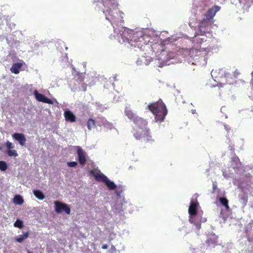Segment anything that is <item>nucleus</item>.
<instances>
[{"label":"nucleus","mask_w":253,"mask_h":253,"mask_svg":"<svg viewBox=\"0 0 253 253\" xmlns=\"http://www.w3.org/2000/svg\"><path fill=\"white\" fill-rule=\"evenodd\" d=\"M148 108L154 115L156 122H162L164 121L168 111L165 104L161 99L157 102L149 104Z\"/></svg>","instance_id":"f257e3e1"},{"label":"nucleus","mask_w":253,"mask_h":253,"mask_svg":"<svg viewBox=\"0 0 253 253\" xmlns=\"http://www.w3.org/2000/svg\"><path fill=\"white\" fill-rule=\"evenodd\" d=\"M133 136L136 139L144 143L150 142L153 140L150 135L149 128L134 129Z\"/></svg>","instance_id":"f03ea898"},{"label":"nucleus","mask_w":253,"mask_h":253,"mask_svg":"<svg viewBox=\"0 0 253 253\" xmlns=\"http://www.w3.org/2000/svg\"><path fill=\"white\" fill-rule=\"evenodd\" d=\"M204 39L196 38L195 41L196 42L194 43V47L190 49H185L184 51L188 53V55L191 57L194 58L195 56L201 55V52L205 51V48H198L200 44L204 42Z\"/></svg>","instance_id":"7ed1b4c3"},{"label":"nucleus","mask_w":253,"mask_h":253,"mask_svg":"<svg viewBox=\"0 0 253 253\" xmlns=\"http://www.w3.org/2000/svg\"><path fill=\"white\" fill-rule=\"evenodd\" d=\"M102 2L106 9L103 11V13L111 15V9H115L118 6V3L116 0H102Z\"/></svg>","instance_id":"20e7f679"},{"label":"nucleus","mask_w":253,"mask_h":253,"mask_svg":"<svg viewBox=\"0 0 253 253\" xmlns=\"http://www.w3.org/2000/svg\"><path fill=\"white\" fill-rule=\"evenodd\" d=\"M213 23V21L204 17L202 20L200 22L199 28L201 35H204L208 32L207 27L211 25Z\"/></svg>","instance_id":"39448f33"},{"label":"nucleus","mask_w":253,"mask_h":253,"mask_svg":"<svg viewBox=\"0 0 253 253\" xmlns=\"http://www.w3.org/2000/svg\"><path fill=\"white\" fill-rule=\"evenodd\" d=\"M55 211L57 213H61L65 211L67 214L70 213V208L68 205L63 204L59 201H55Z\"/></svg>","instance_id":"423d86ee"},{"label":"nucleus","mask_w":253,"mask_h":253,"mask_svg":"<svg viewBox=\"0 0 253 253\" xmlns=\"http://www.w3.org/2000/svg\"><path fill=\"white\" fill-rule=\"evenodd\" d=\"M90 174L94 177L95 180L98 182H102L105 183L108 178L106 176L97 170L92 169L90 170Z\"/></svg>","instance_id":"0eeeda50"},{"label":"nucleus","mask_w":253,"mask_h":253,"mask_svg":"<svg viewBox=\"0 0 253 253\" xmlns=\"http://www.w3.org/2000/svg\"><path fill=\"white\" fill-rule=\"evenodd\" d=\"M34 94L36 99L39 102H42L49 104H53V101L52 100L46 97L43 94L39 93L37 90H35L34 91Z\"/></svg>","instance_id":"6e6552de"},{"label":"nucleus","mask_w":253,"mask_h":253,"mask_svg":"<svg viewBox=\"0 0 253 253\" xmlns=\"http://www.w3.org/2000/svg\"><path fill=\"white\" fill-rule=\"evenodd\" d=\"M133 123L137 126L136 129L149 128L147 127V121L141 117H139L138 116L135 119Z\"/></svg>","instance_id":"1a4fd4ad"},{"label":"nucleus","mask_w":253,"mask_h":253,"mask_svg":"<svg viewBox=\"0 0 253 253\" xmlns=\"http://www.w3.org/2000/svg\"><path fill=\"white\" fill-rule=\"evenodd\" d=\"M77 154L78 156V160L80 164L84 166L86 162V158L85 152L81 147H79L77 149Z\"/></svg>","instance_id":"9d476101"},{"label":"nucleus","mask_w":253,"mask_h":253,"mask_svg":"<svg viewBox=\"0 0 253 253\" xmlns=\"http://www.w3.org/2000/svg\"><path fill=\"white\" fill-rule=\"evenodd\" d=\"M219 6H214L208 10L207 13L205 14L204 17L209 19L210 20H212L213 17L215 16L216 12L219 10Z\"/></svg>","instance_id":"9b49d317"},{"label":"nucleus","mask_w":253,"mask_h":253,"mask_svg":"<svg viewBox=\"0 0 253 253\" xmlns=\"http://www.w3.org/2000/svg\"><path fill=\"white\" fill-rule=\"evenodd\" d=\"M199 206V203L196 201L195 202H191L188 209V212L191 216H195L197 214L198 208Z\"/></svg>","instance_id":"f8f14e48"},{"label":"nucleus","mask_w":253,"mask_h":253,"mask_svg":"<svg viewBox=\"0 0 253 253\" xmlns=\"http://www.w3.org/2000/svg\"><path fill=\"white\" fill-rule=\"evenodd\" d=\"M24 65H25V63L23 61L21 60L20 62L14 63L10 68V70L11 73L18 74L19 73L22 67Z\"/></svg>","instance_id":"ddd939ff"},{"label":"nucleus","mask_w":253,"mask_h":253,"mask_svg":"<svg viewBox=\"0 0 253 253\" xmlns=\"http://www.w3.org/2000/svg\"><path fill=\"white\" fill-rule=\"evenodd\" d=\"M12 137L18 141L21 146H23L25 144L26 139L23 133H15L12 135Z\"/></svg>","instance_id":"4468645a"},{"label":"nucleus","mask_w":253,"mask_h":253,"mask_svg":"<svg viewBox=\"0 0 253 253\" xmlns=\"http://www.w3.org/2000/svg\"><path fill=\"white\" fill-rule=\"evenodd\" d=\"M64 116L66 121L73 123L76 120L75 115L70 110H66L64 112Z\"/></svg>","instance_id":"2eb2a0df"},{"label":"nucleus","mask_w":253,"mask_h":253,"mask_svg":"<svg viewBox=\"0 0 253 253\" xmlns=\"http://www.w3.org/2000/svg\"><path fill=\"white\" fill-rule=\"evenodd\" d=\"M125 113L126 116L130 120H132L133 122L134 121L135 119L138 117L133 112V111L129 108V107H126L125 110Z\"/></svg>","instance_id":"dca6fc26"},{"label":"nucleus","mask_w":253,"mask_h":253,"mask_svg":"<svg viewBox=\"0 0 253 253\" xmlns=\"http://www.w3.org/2000/svg\"><path fill=\"white\" fill-rule=\"evenodd\" d=\"M132 32V31L127 28H125L124 30L122 32V33L121 34L122 38L123 39V41L128 42L129 39L131 38V33Z\"/></svg>","instance_id":"f3484780"},{"label":"nucleus","mask_w":253,"mask_h":253,"mask_svg":"<svg viewBox=\"0 0 253 253\" xmlns=\"http://www.w3.org/2000/svg\"><path fill=\"white\" fill-rule=\"evenodd\" d=\"M29 232H26L23 233L22 235L17 236L15 238V240L19 243H21L23 241L29 237Z\"/></svg>","instance_id":"a211bd4d"},{"label":"nucleus","mask_w":253,"mask_h":253,"mask_svg":"<svg viewBox=\"0 0 253 253\" xmlns=\"http://www.w3.org/2000/svg\"><path fill=\"white\" fill-rule=\"evenodd\" d=\"M239 200L244 206H246L248 203V196L247 194L243 193L239 196Z\"/></svg>","instance_id":"6ab92c4d"},{"label":"nucleus","mask_w":253,"mask_h":253,"mask_svg":"<svg viewBox=\"0 0 253 253\" xmlns=\"http://www.w3.org/2000/svg\"><path fill=\"white\" fill-rule=\"evenodd\" d=\"M33 193L37 198L39 200H42L45 198V196L43 193L40 190H33Z\"/></svg>","instance_id":"aec40b11"},{"label":"nucleus","mask_w":253,"mask_h":253,"mask_svg":"<svg viewBox=\"0 0 253 253\" xmlns=\"http://www.w3.org/2000/svg\"><path fill=\"white\" fill-rule=\"evenodd\" d=\"M86 125L88 129L90 130L92 128L95 127V121L91 118H90L88 120Z\"/></svg>","instance_id":"412c9836"},{"label":"nucleus","mask_w":253,"mask_h":253,"mask_svg":"<svg viewBox=\"0 0 253 253\" xmlns=\"http://www.w3.org/2000/svg\"><path fill=\"white\" fill-rule=\"evenodd\" d=\"M104 183L110 190H114L117 187L116 184L113 181L109 180L108 178L107 179Z\"/></svg>","instance_id":"4be33fe9"},{"label":"nucleus","mask_w":253,"mask_h":253,"mask_svg":"<svg viewBox=\"0 0 253 253\" xmlns=\"http://www.w3.org/2000/svg\"><path fill=\"white\" fill-rule=\"evenodd\" d=\"M13 202L16 204L21 205L24 203V200L21 196L17 195L14 196L13 198Z\"/></svg>","instance_id":"5701e85b"},{"label":"nucleus","mask_w":253,"mask_h":253,"mask_svg":"<svg viewBox=\"0 0 253 253\" xmlns=\"http://www.w3.org/2000/svg\"><path fill=\"white\" fill-rule=\"evenodd\" d=\"M219 201L221 204L225 207L226 210H228L229 209L228 201L226 198L221 197L219 198Z\"/></svg>","instance_id":"b1692460"},{"label":"nucleus","mask_w":253,"mask_h":253,"mask_svg":"<svg viewBox=\"0 0 253 253\" xmlns=\"http://www.w3.org/2000/svg\"><path fill=\"white\" fill-rule=\"evenodd\" d=\"M194 216H192L189 218V222L194 224L196 226L197 229H199L201 228V223L200 222H196L195 221V217Z\"/></svg>","instance_id":"393cba45"},{"label":"nucleus","mask_w":253,"mask_h":253,"mask_svg":"<svg viewBox=\"0 0 253 253\" xmlns=\"http://www.w3.org/2000/svg\"><path fill=\"white\" fill-rule=\"evenodd\" d=\"M14 226L21 229L24 226L23 222L21 220L18 219L14 222Z\"/></svg>","instance_id":"a878e982"},{"label":"nucleus","mask_w":253,"mask_h":253,"mask_svg":"<svg viewBox=\"0 0 253 253\" xmlns=\"http://www.w3.org/2000/svg\"><path fill=\"white\" fill-rule=\"evenodd\" d=\"M7 169V165L5 162L0 161V170L5 171Z\"/></svg>","instance_id":"bb28decb"},{"label":"nucleus","mask_w":253,"mask_h":253,"mask_svg":"<svg viewBox=\"0 0 253 253\" xmlns=\"http://www.w3.org/2000/svg\"><path fill=\"white\" fill-rule=\"evenodd\" d=\"M7 154L10 157H12V156L16 157L18 156V154H17L16 151L15 150H11V149L8 150L7 151Z\"/></svg>","instance_id":"cd10ccee"},{"label":"nucleus","mask_w":253,"mask_h":253,"mask_svg":"<svg viewBox=\"0 0 253 253\" xmlns=\"http://www.w3.org/2000/svg\"><path fill=\"white\" fill-rule=\"evenodd\" d=\"M78 165L77 163L76 162H68L67 163V165L69 167H75L77 166Z\"/></svg>","instance_id":"c85d7f7f"},{"label":"nucleus","mask_w":253,"mask_h":253,"mask_svg":"<svg viewBox=\"0 0 253 253\" xmlns=\"http://www.w3.org/2000/svg\"><path fill=\"white\" fill-rule=\"evenodd\" d=\"M6 146L9 150L13 148V146L12 143L8 141L6 142Z\"/></svg>","instance_id":"c756f323"},{"label":"nucleus","mask_w":253,"mask_h":253,"mask_svg":"<svg viewBox=\"0 0 253 253\" xmlns=\"http://www.w3.org/2000/svg\"><path fill=\"white\" fill-rule=\"evenodd\" d=\"M234 76L236 77L237 76L239 75L240 73L237 70H236L234 72Z\"/></svg>","instance_id":"7c9ffc66"},{"label":"nucleus","mask_w":253,"mask_h":253,"mask_svg":"<svg viewBox=\"0 0 253 253\" xmlns=\"http://www.w3.org/2000/svg\"><path fill=\"white\" fill-rule=\"evenodd\" d=\"M111 253H113L114 252H115L116 251V248L114 246H112V247H111Z\"/></svg>","instance_id":"2f4dec72"},{"label":"nucleus","mask_w":253,"mask_h":253,"mask_svg":"<svg viewBox=\"0 0 253 253\" xmlns=\"http://www.w3.org/2000/svg\"><path fill=\"white\" fill-rule=\"evenodd\" d=\"M102 248L103 249H107L108 248V245L107 244H103L102 246Z\"/></svg>","instance_id":"473e14b6"},{"label":"nucleus","mask_w":253,"mask_h":253,"mask_svg":"<svg viewBox=\"0 0 253 253\" xmlns=\"http://www.w3.org/2000/svg\"><path fill=\"white\" fill-rule=\"evenodd\" d=\"M213 189H215L216 188V186L214 185V184H213Z\"/></svg>","instance_id":"72a5a7b5"},{"label":"nucleus","mask_w":253,"mask_h":253,"mask_svg":"<svg viewBox=\"0 0 253 253\" xmlns=\"http://www.w3.org/2000/svg\"><path fill=\"white\" fill-rule=\"evenodd\" d=\"M103 120H104L105 122H107V121L104 118H103Z\"/></svg>","instance_id":"f704fd0d"}]
</instances>
